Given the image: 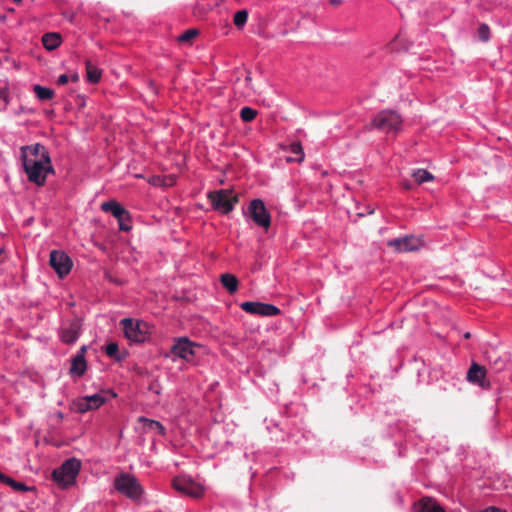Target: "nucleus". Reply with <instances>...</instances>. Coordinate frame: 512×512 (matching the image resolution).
Here are the masks:
<instances>
[{"instance_id": "nucleus-16", "label": "nucleus", "mask_w": 512, "mask_h": 512, "mask_svg": "<svg viewBox=\"0 0 512 512\" xmlns=\"http://www.w3.org/2000/svg\"><path fill=\"white\" fill-rule=\"evenodd\" d=\"M101 209L104 212L111 213L116 219L121 218L123 215L125 216L127 211L123 206L114 200L103 202L101 204Z\"/></svg>"}, {"instance_id": "nucleus-14", "label": "nucleus", "mask_w": 512, "mask_h": 512, "mask_svg": "<svg viewBox=\"0 0 512 512\" xmlns=\"http://www.w3.org/2000/svg\"><path fill=\"white\" fill-rule=\"evenodd\" d=\"M81 320L78 317L72 319L60 330V339L65 344H73L79 337L81 330Z\"/></svg>"}, {"instance_id": "nucleus-34", "label": "nucleus", "mask_w": 512, "mask_h": 512, "mask_svg": "<svg viewBox=\"0 0 512 512\" xmlns=\"http://www.w3.org/2000/svg\"><path fill=\"white\" fill-rule=\"evenodd\" d=\"M152 183L154 185L170 186L174 183V178L169 177V181L166 182L165 179H161L160 177H155V178H153Z\"/></svg>"}, {"instance_id": "nucleus-8", "label": "nucleus", "mask_w": 512, "mask_h": 512, "mask_svg": "<svg viewBox=\"0 0 512 512\" xmlns=\"http://www.w3.org/2000/svg\"><path fill=\"white\" fill-rule=\"evenodd\" d=\"M173 488L190 497L199 498L203 495V488L190 478L183 476L175 477L172 481Z\"/></svg>"}, {"instance_id": "nucleus-25", "label": "nucleus", "mask_w": 512, "mask_h": 512, "mask_svg": "<svg viewBox=\"0 0 512 512\" xmlns=\"http://www.w3.org/2000/svg\"><path fill=\"white\" fill-rule=\"evenodd\" d=\"M248 19V12L247 10H239L234 14L233 17V23L237 28H242Z\"/></svg>"}, {"instance_id": "nucleus-43", "label": "nucleus", "mask_w": 512, "mask_h": 512, "mask_svg": "<svg viewBox=\"0 0 512 512\" xmlns=\"http://www.w3.org/2000/svg\"><path fill=\"white\" fill-rule=\"evenodd\" d=\"M403 186L405 189H411V185L409 183H404Z\"/></svg>"}, {"instance_id": "nucleus-31", "label": "nucleus", "mask_w": 512, "mask_h": 512, "mask_svg": "<svg viewBox=\"0 0 512 512\" xmlns=\"http://www.w3.org/2000/svg\"><path fill=\"white\" fill-rule=\"evenodd\" d=\"M118 220V223H119V229L121 231H129L131 229V225L129 224L130 222V214L128 211H126V215L122 216L121 218H117Z\"/></svg>"}, {"instance_id": "nucleus-47", "label": "nucleus", "mask_w": 512, "mask_h": 512, "mask_svg": "<svg viewBox=\"0 0 512 512\" xmlns=\"http://www.w3.org/2000/svg\"><path fill=\"white\" fill-rule=\"evenodd\" d=\"M21 512H25V511H21Z\"/></svg>"}, {"instance_id": "nucleus-2", "label": "nucleus", "mask_w": 512, "mask_h": 512, "mask_svg": "<svg viewBox=\"0 0 512 512\" xmlns=\"http://www.w3.org/2000/svg\"><path fill=\"white\" fill-rule=\"evenodd\" d=\"M402 118L393 110H383L379 112L371 121L370 124L365 126L366 130L376 128L384 133H398L401 130Z\"/></svg>"}, {"instance_id": "nucleus-15", "label": "nucleus", "mask_w": 512, "mask_h": 512, "mask_svg": "<svg viewBox=\"0 0 512 512\" xmlns=\"http://www.w3.org/2000/svg\"><path fill=\"white\" fill-rule=\"evenodd\" d=\"M415 512H445L444 509L432 498L424 497L414 504Z\"/></svg>"}, {"instance_id": "nucleus-3", "label": "nucleus", "mask_w": 512, "mask_h": 512, "mask_svg": "<svg viewBox=\"0 0 512 512\" xmlns=\"http://www.w3.org/2000/svg\"><path fill=\"white\" fill-rule=\"evenodd\" d=\"M81 468V462L76 458L66 460L59 468L52 473L53 480L61 487L65 488L75 482Z\"/></svg>"}, {"instance_id": "nucleus-35", "label": "nucleus", "mask_w": 512, "mask_h": 512, "mask_svg": "<svg viewBox=\"0 0 512 512\" xmlns=\"http://www.w3.org/2000/svg\"><path fill=\"white\" fill-rule=\"evenodd\" d=\"M7 97H8V93H7V88L5 85H0V100L3 101V103H6L7 102Z\"/></svg>"}, {"instance_id": "nucleus-21", "label": "nucleus", "mask_w": 512, "mask_h": 512, "mask_svg": "<svg viewBox=\"0 0 512 512\" xmlns=\"http://www.w3.org/2000/svg\"><path fill=\"white\" fill-rule=\"evenodd\" d=\"M87 79L91 83H98L101 79V70L92 64L90 60H86Z\"/></svg>"}, {"instance_id": "nucleus-9", "label": "nucleus", "mask_w": 512, "mask_h": 512, "mask_svg": "<svg viewBox=\"0 0 512 512\" xmlns=\"http://www.w3.org/2000/svg\"><path fill=\"white\" fill-rule=\"evenodd\" d=\"M49 264L60 278L69 274L73 265L71 259L66 253L57 250L51 251Z\"/></svg>"}, {"instance_id": "nucleus-28", "label": "nucleus", "mask_w": 512, "mask_h": 512, "mask_svg": "<svg viewBox=\"0 0 512 512\" xmlns=\"http://www.w3.org/2000/svg\"><path fill=\"white\" fill-rule=\"evenodd\" d=\"M140 421L144 422L146 427H148L149 429L157 430L159 432V434H161V435L165 434V428L163 427V425L160 422L155 421V420H150V419H147L144 417H141Z\"/></svg>"}, {"instance_id": "nucleus-32", "label": "nucleus", "mask_w": 512, "mask_h": 512, "mask_svg": "<svg viewBox=\"0 0 512 512\" xmlns=\"http://www.w3.org/2000/svg\"><path fill=\"white\" fill-rule=\"evenodd\" d=\"M119 347L117 343H109L106 346L105 352L109 357L115 358L117 360H120V357L118 356Z\"/></svg>"}, {"instance_id": "nucleus-23", "label": "nucleus", "mask_w": 512, "mask_h": 512, "mask_svg": "<svg viewBox=\"0 0 512 512\" xmlns=\"http://www.w3.org/2000/svg\"><path fill=\"white\" fill-rule=\"evenodd\" d=\"M412 177L415 179V181L418 184H422L424 182H429L434 179V176L425 169H418V170L414 171L412 174Z\"/></svg>"}, {"instance_id": "nucleus-26", "label": "nucleus", "mask_w": 512, "mask_h": 512, "mask_svg": "<svg viewBox=\"0 0 512 512\" xmlns=\"http://www.w3.org/2000/svg\"><path fill=\"white\" fill-rule=\"evenodd\" d=\"M199 34L197 29H188L180 36H178L177 41L179 43H191V41L196 38Z\"/></svg>"}, {"instance_id": "nucleus-20", "label": "nucleus", "mask_w": 512, "mask_h": 512, "mask_svg": "<svg viewBox=\"0 0 512 512\" xmlns=\"http://www.w3.org/2000/svg\"><path fill=\"white\" fill-rule=\"evenodd\" d=\"M288 150L295 155V157H288V162H302L304 160V151L300 142H293L289 145Z\"/></svg>"}, {"instance_id": "nucleus-29", "label": "nucleus", "mask_w": 512, "mask_h": 512, "mask_svg": "<svg viewBox=\"0 0 512 512\" xmlns=\"http://www.w3.org/2000/svg\"><path fill=\"white\" fill-rule=\"evenodd\" d=\"M257 116V111L250 107H243L240 110V117L244 122H251Z\"/></svg>"}, {"instance_id": "nucleus-13", "label": "nucleus", "mask_w": 512, "mask_h": 512, "mask_svg": "<svg viewBox=\"0 0 512 512\" xmlns=\"http://www.w3.org/2000/svg\"><path fill=\"white\" fill-rule=\"evenodd\" d=\"M388 246L397 252H411L421 247V240L415 236H405L390 240Z\"/></svg>"}, {"instance_id": "nucleus-18", "label": "nucleus", "mask_w": 512, "mask_h": 512, "mask_svg": "<svg viewBox=\"0 0 512 512\" xmlns=\"http://www.w3.org/2000/svg\"><path fill=\"white\" fill-rule=\"evenodd\" d=\"M43 46L49 50H55L61 44V36L58 33L50 32L42 36Z\"/></svg>"}, {"instance_id": "nucleus-42", "label": "nucleus", "mask_w": 512, "mask_h": 512, "mask_svg": "<svg viewBox=\"0 0 512 512\" xmlns=\"http://www.w3.org/2000/svg\"><path fill=\"white\" fill-rule=\"evenodd\" d=\"M71 79L74 82L78 81V75L77 74L73 75Z\"/></svg>"}, {"instance_id": "nucleus-1", "label": "nucleus", "mask_w": 512, "mask_h": 512, "mask_svg": "<svg viewBox=\"0 0 512 512\" xmlns=\"http://www.w3.org/2000/svg\"><path fill=\"white\" fill-rule=\"evenodd\" d=\"M21 159L28 180L38 186L45 184L48 173H54L49 152L42 144L21 147Z\"/></svg>"}, {"instance_id": "nucleus-30", "label": "nucleus", "mask_w": 512, "mask_h": 512, "mask_svg": "<svg viewBox=\"0 0 512 512\" xmlns=\"http://www.w3.org/2000/svg\"><path fill=\"white\" fill-rule=\"evenodd\" d=\"M74 405L76 407V410L80 413H85L87 411H90L91 410V406H89V403L87 401V398L86 396L85 397H82V398H78L75 402H74Z\"/></svg>"}, {"instance_id": "nucleus-27", "label": "nucleus", "mask_w": 512, "mask_h": 512, "mask_svg": "<svg viewBox=\"0 0 512 512\" xmlns=\"http://www.w3.org/2000/svg\"><path fill=\"white\" fill-rule=\"evenodd\" d=\"M86 398L89 406H91V410L98 409L105 403V398L101 394L86 396Z\"/></svg>"}, {"instance_id": "nucleus-7", "label": "nucleus", "mask_w": 512, "mask_h": 512, "mask_svg": "<svg viewBox=\"0 0 512 512\" xmlns=\"http://www.w3.org/2000/svg\"><path fill=\"white\" fill-rule=\"evenodd\" d=\"M248 213L252 220L260 227L268 229L271 224V217L261 199H254L250 202Z\"/></svg>"}, {"instance_id": "nucleus-44", "label": "nucleus", "mask_w": 512, "mask_h": 512, "mask_svg": "<svg viewBox=\"0 0 512 512\" xmlns=\"http://www.w3.org/2000/svg\"><path fill=\"white\" fill-rule=\"evenodd\" d=\"M5 474H3L1 471H0V482H2L5 478Z\"/></svg>"}, {"instance_id": "nucleus-11", "label": "nucleus", "mask_w": 512, "mask_h": 512, "mask_svg": "<svg viewBox=\"0 0 512 512\" xmlns=\"http://www.w3.org/2000/svg\"><path fill=\"white\" fill-rule=\"evenodd\" d=\"M242 310L247 313L261 316H275L280 314V309L272 304L247 301L240 304Z\"/></svg>"}, {"instance_id": "nucleus-5", "label": "nucleus", "mask_w": 512, "mask_h": 512, "mask_svg": "<svg viewBox=\"0 0 512 512\" xmlns=\"http://www.w3.org/2000/svg\"><path fill=\"white\" fill-rule=\"evenodd\" d=\"M115 489L130 499H138L142 494V488L137 479L127 473L119 474L114 480Z\"/></svg>"}, {"instance_id": "nucleus-41", "label": "nucleus", "mask_w": 512, "mask_h": 512, "mask_svg": "<svg viewBox=\"0 0 512 512\" xmlns=\"http://www.w3.org/2000/svg\"><path fill=\"white\" fill-rule=\"evenodd\" d=\"M470 337H471V333H470V332H466V333L464 334V338H465V339H469Z\"/></svg>"}, {"instance_id": "nucleus-45", "label": "nucleus", "mask_w": 512, "mask_h": 512, "mask_svg": "<svg viewBox=\"0 0 512 512\" xmlns=\"http://www.w3.org/2000/svg\"><path fill=\"white\" fill-rule=\"evenodd\" d=\"M62 417H63V416H62V414H61V413H59V414H58V418L62 419Z\"/></svg>"}, {"instance_id": "nucleus-6", "label": "nucleus", "mask_w": 512, "mask_h": 512, "mask_svg": "<svg viewBox=\"0 0 512 512\" xmlns=\"http://www.w3.org/2000/svg\"><path fill=\"white\" fill-rule=\"evenodd\" d=\"M121 325L123 327L125 337L130 341L141 343L146 340L148 326L145 322L124 318L121 320Z\"/></svg>"}, {"instance_id": "nucleus-40", "label": "nucleus", "mask_w": 512, "mask_h": 512, "mask_svg": "<svg viewBox=\"0 0 512 512\" xmlns=\"http://www.w3.org/2000/svg\"><path fill=\"white\" fill-rule=\"evenodd\" d=\"M331 5L337 6L341 3V0H330Z\"/></svg>"}, {"instance_id": "nucleus-4", "label": "nucleus", "mask_w": 512, "mask_h": 512, "mask_svg": "<svg viewBox=\"0 0 512 512\" xmlns=\"http://www.w3.org/2000/svg\"><path fill=\"white\" fill-rule=\"evenodd\" d=\"M208 199L213 208L223 214L231 212L234 205L239 201L238 196L228 189L209 192Z\"/></svg>"}, {"instance_id": "nucleus-39", "label": "nucleus", "mask_w": 512, "mask_h": 512, "mask_svg": "<svg viewBox=\"0 0 512 512\" xmlns=\"http://www.w3.org/2000/svg\"><path fill=\"white\" fill-rule=\"evenodd\" d=\"M86 349H87V347H86V346H82V347L80 348V351H79V353H78L77 355H83V356H85Z\"/></svg>"}, {"instance_id": "nucleus-33", "label": "nucleus", "mask_w": 512, "mask_h": 512, "mask_svg": "<svg viewBox=\"0 0 512 512\" xmlns=\"http://www.w3.org/2000/svg\"><path fill=\"white\" fill-rule=\"evenodd\" d=\"M478 36L479 38L486 42L488 41L489 39V36H490V29H489V26L486 25V24H481L478 28Z\"/></svg>"}, {"instance_id": "nucleus-24", "label": "nucleus", "mask_w": 512, "mask_h": 512, "mask_svg": "<svg viewBox=\"0 0 512 512\" xmlns=\"http://www.w3.org/2000/svg\"><path fill=\"white\" fill-rule=\"evenodd\" d=\"M34 92H35L37 98L42 101L50 100V99H52V97L54 95L53 90L43 87V86H40V85L34 86Z\"/></svg>"}, {"instance_id": "nucleus-17", "label": "nucleus", "mask_w": 512, "mask_h": 512, "mask_svg": "<svg viewBox=\"0 0 512 512\" xmlns=\"http://www.w3.org/2000/svg\"><path fill=\"white\" fill-rule=\"evenodd\" d=\"M87 370V363L85 360V356L83 355H76L72 359L71 367H70V373L72 375H76L78 377L84 375V373Z\"/></svg>"}, {"instance_id": "nucleus-38", "label": "nucleus", "mask_w": 512, "mask_h": 512, "mask_svg": "<svg viewBox=\"0 0 512 512\" xmlns=\"http://www.w3.org/2000/svg\"><path fill=\"white\" fill-rule=\"evenodd\" d=\"M493 365L496 366L498 370H502L504 368L503 361H501L500 359H496Z\"/></svg>"}, {"instance_id": "nucleus-37", "label": "nucleus", "mask_w": 512, "mask_h": 512, "mask_svg": "<svg viewBox=\"0 0 512 512\" xmlns=\"http://www.w3.org/2000/svg\"><path fill=\"white\" fill-rule=\"evenodd\" d=\"M484 512H506V511L502 510L500 508L494 507V506H490V507L486 508Z\"/></svg>"}, {"instance_id": "nucleus-10", "label": "nucleus", "mask_w": 512, "mask_h": 512, "mask_svg": "<svg viewBox=\"0 0 512 512\" xmlns=\"http://www.w3.org/2000/svg\"><path fill=\"white\" fill-rule=\"evenodd\" d=\"M198 347L196 343L190 341L187 337H180L175 340L171 347V352L183 360L190 361L195 355V348Z\"/></svg>"}, {"instance_id": "nucleus-22", "label": "nucleus", "mask_w": 512, "mask_h": 512, "mask_svg": "<svg viewBox=\"0 0 512 512\" xmlns=\"http://www.w3.org/2000/svg\"><path fill=\"white\" fill-rule=\"evenodd\" d=\"M2 483L7 484L15 491L28 492V491L34 490V487H28L24 483L15 481L13 478H11L7 475L5 476Z\"/></svg>"}, {"instance_id": "nucleus-36", "label": "nucleus", "mask_w": 512, "mask_h": 512, "mask_svg": "<svg viewBox=\"0 0 512 512\" xmlns=\"http://www.w3.org/2000/svg\"><path fill=\"white\" fill-rule=\"evenodd\" d=\"M68 81H69V77H68V75H66V74H62V75H60V76L58 77L57 83H58L59 85H65L66 83H68Z\"/></svg>"}, {"instance_id": "nucleus-12", "label": "nucleus", "mask_w": 512, "mask_h": 512, "mask_svg": "<svg viewBox=\"0 0 512 512\" xmlns=\"http://www.w3.org/2000/svg\"><path fill=\"white\" fill-rule=\"evenodd\" d=\"M487 370L484 366L472 362L467 372V381L478 385L483 389H489L491 387L490 381L486 378Z\"/></svg>"}, {"instance_id": "nucleus-46", "label": "nucleus", "mask_w": 512, "mask_h": 512, "mask_svg": "<svg viewBox=\"0 0 512 512\" xmlns=\"http://www.w3.org/2000/svg\"><path fill=\"white\" fill-rule=\"evenodd\" d=\"M14 2H20L21 0H13Z\"/></svg>"}, {"instance_id": "nucleus-19", "label": "nucleus", "mask_w": 512, "mask_h": 512, "mask_svg": "<svg viewBox=\"0 0 512 512\" xmlns=\"http://www.w3.org/2000/svg\"><path fill=\"white\" fill-rule=\"evenodd\" d=\"M221 284L229 293H235L238 289V279L230 273L222 274L220 277Z\"/></svg>"}]
</instances>
